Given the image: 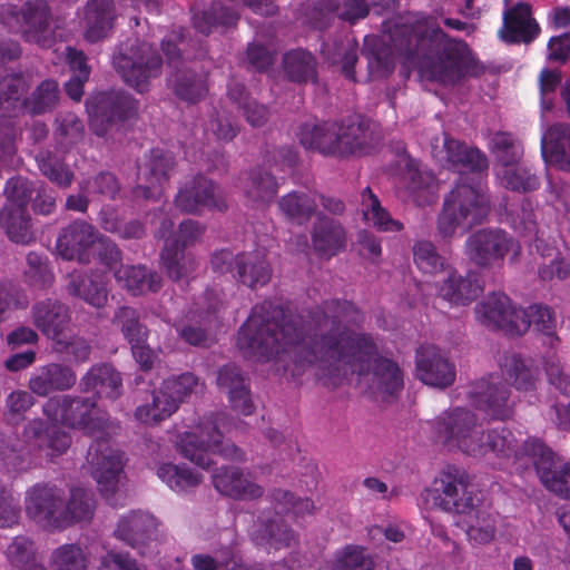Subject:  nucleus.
I'll return each mask as SVG.
<instances>
[{
    "instance_id": "f257e3e1",
    "label": "nucleus",
    "mask_w": 570,
    "mask_h": 570,
    "mask_svg": "<svg viewBox=\"0 0 570 570\" xmlns=\"http://www.w3.org/2000/svg\"><path fill=\"white\" fill-rule=\"evenodd\" d=\"M283 312L264 303L254 307L242 326L237 344L244 354L257 361L282 358V354H294L293 376L305 371V362L321 377L346 376L348 373L364 374L374 364L373 386L383 394L393 395L403 385L402 374L390 360L376 357L373 338L350 326H340L321 340L304 337L292 323L279 324Z\"/></svg>"
},
{
    "instance_id": "f03ea898",
    "label": "nucleus",
    "mask_w": 570,
    "mask_h": 570,
    "mask_svg": "<svg viewBox=\"0 0 570 570\" xmlns=\"http://www.w3.org/2000/svg\"><path fill=\"white\" fill-rule=\"evenodd\" d=\"M438 438L451 448L484 460L500 469H525L534 465L544 488L562 499H570V463L556 461L552 451L537 440L517 445L512 432L483 430L476 415L462 407L440 415L435 422Z\"/></svg>"
},
{
    "instance_id": "7ed1b4c3",
    "label": "nucleus",
    "mask_w": 570,
    "mask_h": 570,
    "mask_svg": "<svg viewBox=\"0 0 570 570\" xmlns=\"http://www.w3.org/2000/svg\"><path fill=\"white\" fill-rule=\"evenodd\" d=\"M43 412L50 425L43 431L41 421L30 422L24 430L26 442L45 450L47 456L53 458L65 453L71 442L61 428L78 429L96 436L88 450L92 475L102 495L109 498L116 494L126 480L127 459L116 445L99 439V434L109 436L116 430L107 414L92 402L69 396L48 400Z\"/></svg>"
},
{
    "instance_id": "20e7f679",
    "label": "nucleus",
    "mask_w": 570,
    "mask_h": 570,
    "mask_svg": "<svg viewBox=\"0 0 570 570\" xmlns=\"http://www.w3.org/2000/svg\"><path fill=\"white\" fill-rule=\"evenodd\" d=\"M432 146L433 157L442 165L460 171L472 173L473 177H461L450 196L445 199L439 218L438 229L443 237L463 233L481 222L489 213V200L483 191L480 171L488 167L487 158L480 150L468 148L459 141L444 136Z\"/></svg>"
},
{
    "instance_id": "39448f33",
    "label": "nucleus",
    "mask_w": 570,
    "mask_h": 570,
    "mask_svg": "<svg viewBox=\"0 0 570 570\" xmlns=\"http://www.w3.org/2000/svg\"><path fill=\"white\" fill-rule=\"evenodd\" d=\"M393 40L395 48L411 56L422 78L444 85L460 79L471 62L468 46L448 38L434 19L407 18Z\"/></svg>"
},
{
    "instance_id": "423d86ee",
    "label": "nucleus",
    "mask_w": 570,
    "mask_h": 570,
    "mask_svg": "<svg viewBox=\"0 0 570 570\" xmlns=\"http://www.w3.org/2000/svg\"><path fill=\"white\" fill-rule=\"evenodd\" d=\"M26 512L37 522L56 529L67 528L73 522L88 521L94 513L91 492L75 488L66 503L60 489L50 485H35L26 493Z\"/></svg>"
},
{
    "instance_id": "0eeeda50",
    "label": "nucleus",
    "mask_w": 570,
    "mask_h": 570,
    "mask_svg": "<svg viewBox=\"0 0 570 570\" xmlns=\"http://www.w3.org/2000/svg\"><path fill=\"white\" fill-rule=\"evenodd\" d=\"M414 263L424 273L434 276L435 293L451 305H466L481 293L478 282L464 278L444 264L430 242H419L413 248Z\"/></svg>"
},
{
    "instance_id": "6e6552de",
    "label": "nucleus",
    "mask_w": 570,
    "mask_h": 570,
    "mask_svg": "<svg viewBox=\"0 0 570 570\" xmlns=\"http://www.w3.org/2000/svg\"><path fill=\"white\" fill-rule=\"evenodd\" d=\"M228 421L225 415L203 421L193 431L186 432L178 442L180 453L203 469L218 464L220 459L240 460L242 451L233 443L223 441L222 429Z\"/></svg>"
},
{
    "instance_id": "1a4fd4ad",
    "label": "nucleus",
    "mask_w": 570,
    "mask_h": 570,
    "mask_svg": "<svg viewBox=\"0 0 570 570\" xmlns=\"http://www.w3.org/2000/svg\"><path fill=\"white\" fill-rule=\"evenodd\" d=\"M422 509L441 510L451 513H471L475 499L469 474L461 468L446 466L434 479L431 487L420 495Z\"/></svg>"
},
{
    "instance_id": "9d476101",
    "label": "nucleus",
    "mask_w": 570,
    "mask_h": 570,
    "mask_svg": "<svg viewBox=\"0 0 570 570\" xmlns=\"http://www.w3.org/2000/svg\"><path fill=\"white\" fill-rule=\"evenodd\" d=\"M489 148L495 159L494 171L501 186L518 191L533 190L539 186L537 177L520 163L523 149L511 135L494 134L490 139Z\"/></svg>"
},
{
    "instance_id": "9b49d317",
    "label": "nucleus",
    "mask_w": 570,
    "mask_h": 570,
    "mask_svg": "<svg viewBox=\"0 0 570 570\" xmlns=\"http://www.w3.org/2000/svg\"><path fill=\"white\" fill-rule=\"evenodd\" d=\"M301 144L322 154L347 156L363 151L365 130L361 124L306 125L299 132Z\"/></svg>"
},
{
    "instance_id": "f8f14e48",
    "label": "nucleus",
    "mask_w": 570,
    "mask_h": 570,
    "mask_svg": "<svg viewBox=\"0 0 570 570\" xmlns=\"http://www.w3.org/2000/svg\"><path fill=\"white\" fill-rule=\"evenodd\" d=\"M57 252L65 259L87 262L98 253L107 265L119 259V252L112 243L97 237L92 226L76 222L68 226L57 239Z\"/></svg>"
},
{
    "instance_id": "ddd939ff",
    "label": "nucleus",
    "mask_w": 570,
    "mask_h": 570,
    "mask_svg": "<svg viewBox=\"0 0 570 570\" xmlns=\"http://www.w3.org/2000/svg\"><path fill=\"white\" fill-rule=\"evenodd\" d=\"M0 22L11 30L21 32L27 41L49 46L55 29L45 0L28 1L18 13L13 4L0 7Z\"/></svg>"
},
{
    "instance_id": "4468645a",
    "label": "nucleus",
    "mask_w": 570,
    "mask_h": 570,
    "mask_svg": "<svg viewBox=\"0 0 570 570\" xmlns=\"http://www.w3.org/2000/svg\"><path fill=\"white\" fill-rule=\"evenodd\" d=\"M199 382L190 373L164 381L151 396V402L139 405L135 412L138 421L153 424L170 416L189 393L198 390Z\"/></svg>"
},
{
    "instance_id": "2eb2a0df",
    "label": "nucleus",
    "mask_w": 570,
    "mask_h": 570,
    "mask_svg": "<svg viewBox=\"0 0 570 570\" xmlns=\"http://www.w3.org/2000/svg\"><path fill=\"white\" fill-rule=\"evenodd\" d=\"M4 194L7 203L0 213V224L12 242L29 244L33 240L35 233L26 213L30 198L28 180L21 177L8 180Z\"/></svg>"
},
{
    "instance_id": "dca6fc26",
    "label": "nucleus",
    "mask_w": 570,
    "mask_h": 570,
    "mask_svg": "<svg viewBox=\"0 0 570 570\" xmlns=\"http://www.w3.org/2000/svg\"><path fill=\"white\" fill-rule=\"evenodd\" d=\"M21 76H9L0 79V108L9 111H28L42 114L51 109L58 99V85L52 80L43 81L30 99H21L26 88Z\"/></svg>"
},
{
    "instance_id": "f3484780",
    "label": "nucleus",
    "mask_w": 570,
    "mask_h": 570,
    "mask_svg": "<svg viewBox=\"0 0 570 570\" xmlns=\"http://www.w3.org/2000/svg\"><path fill=\"white\" fill-rule=\"evenodd\" d=\"M519 249L520 246L500 229L479 230L469 237L465 246L468 257L482 267L499 266L509 254L514 259Z\"/></svg>"
},
{
    "instance_id": "a211bd4d",
    "label": "nucleus",
    "mask_w": 570,
    "mask_h": 570,
    "mask_svg": "<svg viewBox=\"0 0 570 570\" xmlns=\"http://www.w3.org/2000/svg\"><path fill=\"white\" fill-rule=\"evenodd\" d=\"M476 318L480 323L499 327L511 335H521L530 327V321L515 308L504 294H493L476 306Z\"/></svg>"
},
{
    "instance_id": "6ab92c4d",
    "label": "nucleus",
    "mask_w": 570,
    "mask_h": 570,
    "mask_svg": "<svg viewBox=\"0 0 570 570\" xmlns=\"http://www.w3.org/2000/svg\"><path fill=\"white\" fill-rule=\"evenodd\" d=\"M468 395L471 404L491 419L504 420L512 414L514 403L500 374L476 381Z\"/></svg>"
},
{
    "instance_id": "aec40b11",
    "label": "nucleus",
    "mask_w": 570,
    "mask_h": 570,
    "mask_svg": "<svg viewBox=\"0 0 570 570\" xmlns=\"http://www.w3.org/2000/svg\"><path fill=\"white\" fill-rule=\"evenodd\" d=\"M114 65L124 80L138 91L146 90L148 80L158 76L160 69L159 58L151 55L147 45L130 55L119 52L114 57Z\"/></svg>"
},
{
    "instance_id": "412c9836",
    "label": "nucleus",
    "mask_w": 570,
    "mask_h": 570,
    "mask_svg": "<svg viewBox=\"0 0 570 570\" xmlns=\"http://www.w3.org/2000/svg\"><path fill=\"white\" fill-rule=\"evenodd\" d=\"M202 233L203 227L189 219L180 224L178 238H166L161 261L171 278L180 279L194 271L195 259L179 247L196 240Z\"/></svg>"
},
{
    "instance_id": "4be33fe9",
    "label": "nucleus",
    "mask_w": 570,
    "mask_h": 570,
    "mask_svg": "<svg viewBox=\"0 0 570 570\" xmlns=\"http://www.w3.org/2000/svg\"><path fill=\"white\" fill-rule=\"evenodd\" d=\"M136 110L135 101L121 92L99 94L87 101L90 124L99 135L105 132V130L100 128L104 122L126 119L134 115Z\"/></svg>"
},
{
    "instance_id": "5701e85b",
    "label": "nucleus",
    "mask_w": 570,
    "mask_h": 570,
    "mask_svg": "<svg viewBox=\"0 0 570 570\" xmlns=\"http://www.w3.org/2000/svg\"><path fill=\"white\" fill-rule=\"evenodd\" d=\"M541 154L547 166L570 171V124H554L543 130Z\"/></svg>"
},
{
    "instance_id": "b1692460",
    "label": "nucleus",
    "mask_w": 570,
    "mask_h": 570,
    "mask_svg": "<svg viewBox=\"0 0 570 570\" xmlns=\"http://www.w3.org/2000/svg\"><path fill=\"white\" fill-rule=\"evenodd\" d=\"M215 489L229 498L252 500L263 494V489L250 475L235 466H222L212 475Z\"/></svg>"
},
{
    "instance_id": "393cba45",
    "label": "nucleus",
    "mask_w": 570,
    "mask_h": 570,
    "mask_svg": "<svg viewBox=\"0 0 570 570\" xmlns=\"http://www.w3.org/2000/svg\"><path fill=\"white\" fill-rule=\"evenodd\" d=\"M540 32V27L532 18L531 8L527 3H518L503 12V27L500 37L508 42H530Z\"/></svg>"
},
{
    "instance_id": "a878e982",
    "label": "nucleus",
    "mask_w": 570,
    "mask_h": 570,
    "mask_svg": "<svg viewBox=\"0 0 570 570\" xmlns=\"http://www.w3.org/2000/svg\"><path fill=\"white\" fill-rule=\"evenodd\" d=\"M116 321L121 325V330L131 345L132 356L140 368H151L158 356L145 344L146 332L138 324L136 311L124 307L116 315Z\"/></svg>"
},
{
    "instance_id": "bb28decb",
    "label": "nucleus",
    "mask_w": 570,
    "mask_h": 570,
    "mask_svg": "<svg viewBox=\"0 0 570 570\" xmlns=\"http://www.w3.org/2000/svg\"><path fill=\"white\" fill-rule=\"evenodd\" d=\"M176 206L186 213H199L205 208H224V204L216 198L214 185L204 177L191 180L179 190Z\"/></svg>"
},
{
    "instance_id": "cd10ccee",
    "label": "nucleus",
    "mask_w": 570,
    "mask_h": 570,
    "mask_svg": "<svg viewBox=\"0 0 570 570\" xmlns=\"http://www.w3.org/2000/svg\"><path fill=\"white\" fill-rule=\"evenodd\" d=\"M416 375L426 385L445 387L454 381L452 365L434 348H424L417 353Z\"/></svg>"
},
{
    "instance_id": "c85d7f7f",
    "label": "nucleus",
    "mask_w": 570,
    "mask_h": 570,
    "mask_svg": "<svg viewBox=\"0 0 570 570\" xmlns=\"http://www.w3.org/2000/svg\"><path fill=\"white\" fill-rule=\"evenodd\" d=\"M156 528L157 520L151 514L142 511H131L119 520L115 534L129 546L139 549L141 553H145L140 549V544H144L146 539L150 538Z\"/></svg>"
},
{
    "instance_id": "c756f323",
    "label": "nucleus",
    "mask_w": 570,
    "mask_h": 570,
    "mask_svg": "<svg viewBox=\"0 0 570 570\" xmlns=\"http://www.w3.org/2000/svg\"><path fill=\"white\" fill-rule=\"evenodd\" d=\"M32 316L35 325L45 335L56 340L58 344L62 343L59 336L69 322L68 308L65 305L52 301L38 303L33 306Z\"/></svg>"
},
{
    "instance_id": "7c9ffc66",
    "label": "nucleus",
    "mask_w": 570,
    "mask_h": 570,
    "mask_svg": "<svg viewBox=\"0 0 570 570\" xmlns=\"http://www.w3.org/2000/svg\"><path fill=\"white\" fill-rule=\"evenodd\" d=\"M115 19L111 0H89L83 11L85 37L98 41L106 37Z\"/></svg>"
},
{
    "instance_id": "2f4dec72",
    "label": "nucleus",
    "mask_w": 570,
    "mask_h": 570,
    "mask_svg": "<svg viewBox=\"0 0 570 570\" xmlns=\"http://www.w3.org/2000/svg\"><path fill=\"white\" fill-rule=\"evenodd\" d=\"M217 383L229 395L233 407L243 415H249L254 405L244 377L235 366H225L219 371Z\"/></svg>"
},
{
    "instance_id": "473e14b6",
    "label": "nucleus",
    "mask_w": 570,
    "mask_h": 570,
    "mask_svg": "<svg viewBox=\"0 0 570 570\" xmlns=\"http://www.w3.org/2000/svg\"><path fill=\"white\" fill-rule=\"evenodd\" d=\"M409 197L419 206L431 204L436 199L438 185L433 176L423 171L415 161L406 160Z\"/></svg>"
},
{
    "instance_id": "72a5a7b5",
    "label": "nucleus",
    "mask_w": 570,
    "mask_h": 570,
    "mask_svg": "<svg viewBox=\"0 0 570 570\" xmlns=\"http://www.w3.org/2000/svg\"><path fill=\"white\" fill-rule=\"evenodd\" d=\"M87 392L92 391L99 397L114 400L120 395L121 381L119 374L109 365L92 367L82 379Z\"/></svg>"
},
{
    "instance_id": "f704fd0d",
    "label": "nucleus",
    "mask_w": 570,
    "mask_h": 570,
    "mask_svg": "<svg viewBox=\"0 0 570 570\" xmlns=\"http://www.w3.org/2000/svg\"><path fill=\"white\" fill-rule=\"evenodd\" d=\"M111 262L108 265L115 271V277L119 284L126 287L134 295H139L148 291H157L160 287V278L156 274L148 273L144 267L121 266L116 269Z\"/></svg>"
},
{
    "instance_id": "c9c22d12",
    "label": "nucleus",
    "mask_w": 570,
    "mask_h": 570,
    "mask_svg": "<svg viewBox=\"0 0 570 570\" xmlns=\"http://www.w3.org/2000/svg\"><path fill=\"white\" fill-rule=\"evenodd\" d=\"M344 232L333 219L321 217L313 233L315 250L323 257H332L344 245Z\"/></svg>"
},
{
    "instance_id": "e433bc0d",
    "label": "nucleus",
    "mask_w": 570,
    "mask_h": 570,
    "mask_svg": "<svg viewBox=\"0 0 570 570\" xmlns=\"http://www.w3.org/2000/svg\"><path fill=\"white\" fill-rule=\"evenodd\" d=\"M236 272L245 285L263 286L271 278V268L265 256L259 253L240 255L235 258Z\"/></svg>"
},
{
    "instance_id": "4c0bfd02",
    "label": "nucleus",
    "mask_w": 570,
    "mask_h": 570,
    "mask_svg": "<svg viewBox=\"0 0 570 570\" xmlns=\"http://www.w3.org/2000/svg\"><path fill=\"white\" fill-rule=\"evenodd\" d=\"M316 200V195L304 191H293L278 202V207L286 219L294 224L302 225L315 213Z\"/></svg>"
},
{
    "instance_id": "58836bf2",
    "label": "nucleus",
    "mask_w": 570,
    "mask_h": 570,
    "mask_svg": "<svg viewBox=\"0 0 570 570\" xmlns=\"http://www.w3.org/2000/svg\"><path fill=\"white\" fill-rule=\"evenodd\" d=\"M374 560L360 546L348 544L337 550L328 561L330 570H372Z\"/></svg>"
},
{
    "instance_id": "ea45409f",
    "label": "nucleus",
    "mask_w": 570,
    "mask_h": 570,
    "mask_svg": "<svg viewBox=\"0 0 570 570\" xmlns=\"http://www.w3.org/2000/svg\"><path fill=\"white\" fill-rule=\"evenodd\" d=\"M158 478L171 490L180 492L198 485L202 478L184 465L161 463L157 468Z\"/></svg>"
},
{
    "instance_id": "a19ab883",
    "label": "nucleus",
    "mask_w": 570,
    "mask_h": 570,
    "mask_svg": "<svg viewBox=\"0 0 570 570\" xmlns=\"http://www.w3.org/2000/svg\"><path fill=\"white\" fill-rule=\"evenodd\" d=\"M7 558L10 564L19 570H47L38 561L35 546L27 538L18 537L7 549Z\"/></svg>"
},
{
    "instance_id": "79ce46f5",
    "label": "nucleus",
    "mask_w": 570,
    "mask_h": 570,
    "mask_svg": "<svg viewBox=\"0 0 570 570\" xmlns=\"http://www.w3.org/2000/svg\"><path fill=\"white\" fill-rule=\"evenodd\" d=\"M362 212L364 219L380 230H400L402 225L392 219L382 208L379 199L370 188L362 193Z\"/></svg>"
},
{
    "instance_id": "37998d69",
    "label": "nucleus",
    "mask_w": 570,
    "mask_h": 570,
    "mask_svg": "<svg viewBox=\"0 0 570 570\" xmlns=\"http://www.w3.org/2000/svg\"><path fill=\"white\" fill-rule=\"evenodd\" d=\"M63 52L72 71L71 79L66 83V91L71 99L80 100L83 92V83L89 78V68L81 52L70 47H66Z\"/></svg>"
},
{
    "instance_id": "c03bdc74",
    "label": "nucleus",
    "mask_w": 570,
    "mask_h": 570,
    "mask_svg": "<svg viewBox=\"0 0 570 570\" xmlns=\"http://www.w3.org/2000/svg\"><path fill=\"white\" fill-rule=\"evenodd\" d=\"M52 570H86L88 559L83 550L77 544H62L51 554Z\"/></svg>"
},
{
    "instance_id": "a18cd8bd",
    "label": "nucleus",
    "mask_w": 570,
    "mask_h": 570,
    "mask_svg": "<svg viewBox=\"0 0 570 570\" xmlns=\"http://www.w3.org/2000/svg\"><path fill=\"white\" fill-rule=\"evenodd\" d=\"M228 97L243 108L244 116L252 126H262L266 121L268 116L267 109L256 101L249 100L242 85H230L228 88Z\"/></svg>"
},
{
    "instance_id": "49530a36",
    "label": "nucleus",
    "mask_w": 570,
    "mask_h": 570,
    "mask_svg": "<svg viewBox=\"0 0 570 570\" xmlns=\"http://www.w3.org/2000/svg\"><path fill=\"white\" fill-rule=\"evenodd\" d=\"M495 519L484 511H475L474 519L470 521L466 535L473 546L488 544L494 539Z\"/></svg>"
},
{
    "instance_id": "de8ad7c7",
    "label": "nucleus",
    "mask_w": 570,
    "mask_h": 570,
    "mask_svg": "<svg viewBox=\"0 0 570 570\" xmlns=\"http://www.w3.org/2000/svg\"><path fill=\"white\" fill-rule=\"evenodd\" d=\"M284 70L294 81L309 79L314 73V59L304 50H294L284 57Z\"/></svg>"
},
{
    "instance_id": "09e8293b",
    "label": "nucleus",
    "mask_w": 570,
    "mask_h": 570,
    "mask_svg": "<svg viewBox=\"0 0 570 570\" xmlns=\"http://www.w3.org/2000/svg\"><path fill=\"white\" fill-rule=\"evenodd\" d=\"M69 291L95 307H101L107 302V289L102 279L88 278L80 283L72 279Z\"/></svg>"
},
{
    "instance_id": "8fccbe9b",
    "label": "nucleus",
    "mask_w": 570,
    "mask_h": 570,
    "mask_svg": "<svg viewBox=\"0 0 570 570\" xmlns=\"http://www.w3.org/2000/svg\"><path fill=\"white\" fill-rule=\"evenodd\" d=\"M502 373L514 380L518 390H530L534 387L535 379L533 372L525 363L514 355L505 357L502 364Z\"/></svg>"
},
{
    "instance_id": "3c124183",
    "label": "nucleus",
    "mask_w": 570,
    "mask_h": 570,
    "mask_svg": "<svg viewBox=\"0 0 570 570\" xmlns=\"http://www.w3.org/2000/svg\"><path fill=\"white\" fill-rule=\"evenodd\" d=\"M169 165V158L160 151L153 154V163L150 168V186L139 187L138 195L145 198H156L161 194V184L165 176V169Z\"/></svg>"
},
{
    "instance_id": "603ef678",
    "label": "nucleus",
    "mask_w": 570,
    "mask_h": 570,
    "mask_svg": "<svg viewBox=\"0 0 570 570\" xmlns=\"http://www.w3.org/2000/svg\"><path fill=\"white\" fill-rule=\"evenodd\" d=\"M277 190V183L268 173L255 171L249 177V186L246 189L248 197L268 202Z\"/></svg>"
},
{
    "instance_id": "864d4df0",
    "label": "nucleus",
    "mask_w": 570,
    "mask_h": 570,
    "mask_svg": "<svg viewBox=\"0 0 570 570\" xmlns=\"http://www.w3.org/2000/svg\"><path fill=\"white\" fill-rule=\"evenodd\" d=\"M19 515V500L10 489L0 487V527H12L18 523Z\"/></svg>"
},
{
    "instance_id": "5fc2aeb1",
    "label": "nucleus",
    "mask_w": 570,
    "mask_h": 570,
    "mask_svg": "<svg viewBox=\"0 0 570 570\" xmlns=\"http://www.w3.org/2000/svg\"><path fill=\"white\" fill-rule=\"evenodd\" d=\"M39 168L46 177L61 187L69 186L72 180V174L69 169L56 159H40Z\"/></svg>"
},
{
    "instance_id": "6e6d98bb",
    "label": "nucleus",
    "mask_w": 570,
    "mask_h": 570,
    "mask_svg": "<svg viewBox=\"0 0 570 570\" xmlns=\"http://www.w3.org/2000/svg\"><path fill=\"white\" fill-rule=\"evenodd\" d=\"M522 312L527 315V320L530 321V326L532 325L537 331L549 332L556 325L554 315L548 307L533 305L528 309H522Z\"/></svg>"
},
{
    "instance_id": "4d7b16f0",
    "label": "nucleus",
    "mask_w": 570,
    "mask_h": 570,
    "mask_svg": "<svg viewBox=\"0 0 570 570\" xmlns=\"http://www.w3.org/2000/svg\"><path fill=\"white\" fill-rule=\"evenodd\" d=\"M175 91L180 98L194 102L205 95L206 87L202 78H184L175 85Z\"/></svg>"
},
{
    "instance_id": "13d9d810",
    "label": "nucleus",
    "mask_w": 570,
    "mask_h": 570,
    "mask_svg": "<svg viewBox=\"0 0 570 570\" xmlns=\"http://www.w3.org/2000/svg\"><path fill=\"white\" fill-rule=\"evenodd\" d=\"M560 82V75L553 70H543L540 76L542 119H546L547 111L552 108V102L547 98Z\"/></svg>"
},
{
    "instance_id": "bf43d9fd",
    "label": "nucleus",
    "mask_w": 570,
    "mask_h": 570,
    "mask_svg": "<svg viewBox=\"0 0 570 570\" xmlns=\"http://www.w3.org/2000/svg\"><path fill=\"white\" fill-rule=\"evenodd\" d=\"M268 539L267 543L275 550L282 547H289L295 542L294 533L283 523H271L267 527Z\"/></svg>"
},
{
    "instance_id": "052dcab7",
    "label": "nucleus",
    "mask_w": 570,
    "mask_h": 570,
    "mask_svg": "<svg viewBox=\"0 0 570 570\" xmlns=\"http://www.w3.org/2000/svg\"><path fill=\"white\" fill-rule=\"evenodd\" d=\"M101 570H144L126 553L108 552L101 559Z\"/></svg>"
},
{
    "instance_id": "680f3d73",
    "label": "nucleus",
    "mask_w": 570,
    "mask_h": 570,
    "mask_svg": "<svg viewBox=\"0 0 570 570\" xmlns=\"http://www.w3.org/2000/svg\"><path fill=\"white\" fill-rule=\"evenodd\" d=\"M50 367L49 365L43 366L39 368L29 381V387L30 390L39 395V396H46L49 393L57 391L53 382L50 379Z\"/></svg>"
},
{
    "instance_id": "e2e57ef3",
    "label": "nucleus",
    "mask_w": 570,
    "mask_h": 570,
    "mask_svg": "<svg viewBox=\"0 0 570 570\" xmlns=\"http://www.w3.org/2000/svg\"><path fill=\"white\" fill-rule=\"evenodd\" d=\"M82 189L88 194L99 193L112 197L118 189V184L115 176L107 173L97 176L91 181H88V184L82 187Z\"/></svg>"
},
{
    "instance_id": "0e129e2a",
    "label": "nucleus",
    "mask_w": 570,
    "mask_h": 570,
    "mask_svg": "<svg viewBox=\"0 0 570 570\" xmlns=\"http://www.w3.org/2000/svg\"><path fill=\"white\" fill-rule=\"evenodd\" d=\"M368 12V4L364 0H345L338 7V16L347 21L364 18Z\"/></svg>"
},
{
    "instance_id": "69168bd1",
    "label": "nucleus",
    "mask_w": 570,
    "mask_h": 570,
    "mask_svg": "<svg viewBox=\"0 0 570 570\" xmlns=\"http://www.w3.org/2000/svg\"><path fill=\"white\" fill-rule=\"evenodd\" d=\"M570 53V36L564 33L551 38L548 43V59L564 61Z\"/></svg>"
},
{
    "instance_id": "338daca9",
    "label": "nucleus",
    "mask_w": 570,
    "mask_h": 570,
    "mask_svg": "<svg viewBox=\"0 0 570 570\" xmlns=\"http://www.w3.org/2000/svg\"><path fill=\"white\" fill-rule=\"evenodd\" d=\"M49 367L57 391L70 389L76 383V375L70 368L59 364H49Z\"/></svg>"
},
{
    "instance_id": "774afa93",
    "label": "nucleus",
    "mask_w": 570,
    "mask_h": 570,
    "mask_svg": "<svg viewBox=\"0 0 570 570\" xmlns=\"http://www.w3.org/2000/svg\"><path fill=\"white\" fill-rule=\"evenodd\" d=\"M539 275L544 281L564 279L570 275V264L563 259L552 261L540 268Z\"/></svg>"
}]
</instances>
